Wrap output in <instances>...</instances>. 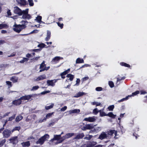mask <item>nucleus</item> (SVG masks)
Here are the masks:
<instances>
[{
    "mask_svg": "<svg viewBox=\"0 0 147 147\" xmlns=\"http://www.w3.org/2000/svg\"><path fill=\"white\" fill-rule=\"evenodd\" d=\"M21 22L23 24H15L14 25L13 27L14 28H13V30L14 31L19 33L22 30L26 27V24L28 23L27 21H22Z\"/></svg>",
    "mask_w": 147,
    "mask_h": 147,
    "instance_id": "nucleus-1",
    "label": "nucleus"
},
{
    "mask_svg": "<svg viewBox=\"0 0 147 147\" xmlns=\"http://www.w3.org/2000/svg\"><path fill=\"white\" fill-rule=\"evenodd\" d=\"M49 138V136L48 134H45L43 136L40 138L36 142L37 144H40V145L43 144L45 141L47 140Z\"/></svg>",
    "mask_w": 147,
    "mask_h": 147,
    "instance_id": "nucleus-2",
    "label": "nucleus"
},
{
    "mask_svg": "<svg viewBox=\"0 0 147 147\" xmlns=\"http://www.w3.org/2000/svg\"><path fill=\"white\" fill-rule=\"evenodd\" d=\"M50 68L49 67H46V65L45 64V61H43L40 65V69L39 71L40 72H41L45 70H47Z\"/></svg>",
    "mask_w": 147,
    "mask_h": 147,
    "instance_id": "nucleus-3",
    "label": "nucleus"
},
{
    "mask_svg": "<svg viewBox=\"0 0 147 147\" xmlns=\"http://www.w3.org/2000/svg\"><path fill=\"white\" fill-rule=\"evenodd\" d=\"M11 131L8 129H6L3 131V137L5 138H8L11 135Z\"/></svg>",
    "mask_w": 147,
    "mask_h": 147,
    "instance_id": "nucleus-4",
    "label": "nucleus"
},
{
    "mask_svg": "<svg viewBox=\"0 0 147 147\" xmlns=\"http://www.w3.org/2000/svg\"><path fill=\"white\" fill-rule=\"evenodd\" d=\"M94 127L92 124H86L85 126H83L82 128V129L83 131H85L87 129H93Z\"/></svg>",
    "mask_w": 147,
    "mask_h": 147,
    "instance_id": "nucleus-5",
    "label": "nucleus"
},
{
    "mask_svg": "<svg viewBox=\"0 0 147 147\" xmlns=\"http://www.w3.org/2000/svg\"><path fill=\"white\" fill-rule=\"evenodd\" d=\"M61 80V79H58L56 80H48L47 81V83L48 86H54L55 84L58 80Z\"/></svg>",
    "mask_w": 147,
    "mask_h": 147,
    "instance_id": "nucleus-6",
    "label": "nucleus"
},
{
    "mask_svg": "<svg viewBox=\"0 0 147 147\" xmlns=\"http://www.w3.org/2000/svg\"><path fill=\"white\" fill-rule=\"evenodd\" d=\"M10 143L13 144H16L18 142V137L17 136L12 137L9 139Z\"/></svg>",
    "mask_w": 147,
    "mask_h": 147,
    "instance_id": "nucleus-7",
    "label": "nucleus"
},
{
    "mask_svg": "<svg viewBox=\"0 0 147 147\" xmlns=\"http://www.w3.org/2000/svg\"><path fill=\"white\" fill-rule=\"evenodd\" d=\"M22 10L19 7L16 6L14 8L13 12L15 13L20 16L22 15Z\"/></svg>",
    "mask_w": 147,
    "mask_h": 147,
    "instance_id": "nucleus-8",
    "label": "nucleus"
},
{
    "mask_svg": "<svg viewBox=\"0 0 147 147\" xmlns=\"http://www.w3.org/2000/svg\"><path fill=\"white\" fill-rule=\"evenodd\" d=\"M22 99L21 97L18 99L15 100L13 101L12 104L15 105H19L21 104L22 103Z\"/></svg>",
    "mask_w": 147,
    "mask_h": 147,
    "instance_id": "nucleus-9",
    "label": "nucleus"
},
{
    "mask_svg": "<svg viewBox=\"0 0 147 147\" xmlns=\"http://www.w3.org/2000/svg\"><path fill=\"white\" fill-rule=\"evenodd\" d=\"M70 71V69H68L67 70H66L64 72L61 73L60 74V76H61V78L62 79H64L65 78V76L68 73H69Z\"/></svg>",
    "mask_w": 147,
    "mask_h": 147,
    "instance_id": "nucleus-10",
    "label": "nucleus"
},
{
    "mask_svg": "<svg viewBox=\"0 0 147 147\" xmlns=\"http://www.w3.org/2000/svg\"><path fill=\"white\" fill-rule=\"evenodd\" d=\"M108 137L107 134L104 132H102L99 135L98 139L102 140Z\"/></svg>",
    "mask_w": 147,
    "mask_h": 147,
    "instance_id": "nucleus-11",
    "label": "nucleus"
},
{
    "mask_svg": "<svg viewBox=\"0 0 147 147\" xmlns=\"http://www.w3.org/2000/svg\"><path fill=\"white\" fill-rule=\"evenodd\" d=\"M16 1L21 6H25L28 4L26 0H16Z\"/></svg>",
    "mask_w": 147,
    "mask_h": 147,
    "instance_id": "nucleus-12",
    "label": "nucleus"
},
{
    "mask_svg": "<svg viewBox=\"0 0 147 147\" xmlns=\"http://www.w3.org/2000/svg\"><path fill=\"white\" fill-rule=\"evenodd\" d=\"M32 96V95H25L21 97V99L22 100H29Z\"/></svg>",
    "mask_w": 147,
    "mask_h": 147,
    "instance_id": "nucleus-13",
    "label": "nucleus"
},
{
    "mask_svg": "<svg viewBox=\"0 0 147 147\" xmlns=\"http://www.w3.org/2000/svg\"><path fill=\"white\" fill-rule=\"evenodd\" d=\"M96 119L94 117H89L88 118H85L84 120L85 121H88L89 122H93L95 121Z\"/></svg>",
    "mask_w": 147,
    "mask_h": 147,
    "instance_id": "nucleus-14",
    "label": "nucleus"
},
{
    "mask_svg": "<svg viewBox=\"0 0 147 147\" xmlns=\"http://www.w3.org/2000/svg\"><path fill=\"white\" fill-rule=\"evenodd\" d=\"M97 144V142L95 141L89 142L87 144L86 146V147H93L95 146Z\"/></svg>",
    "mask_w": 147,
    "mask_h": 147,
    "instance_id": "nucleus-15",
    "label": "nucleus"
},
{
    "mask_svg": "<svg viewBox=\"0 0 147 147\" xmlns=\"http://www.w3.org/2000/svg\"><path fill=\"white\" fill-rule=\"evenodd\" d=\"M84 136V135L83 133L79 134H78L74 138V139L79 140L82 139Z\"/></svg>",
    "mask_w": 147,
    "mask_h": 147,
    "instance_id": "nucleus-16",
    "label": "nucleus"
},
{
    "mask_svg": "<svg viewBox=\"0 0 147 147\" xmlns=\"http://www.w3.org/2000/svg\"><path fill=\"white\" fill-rule=\"evenodd\" d=\"M53 114V112L48 113L44 118L41 120V122H43L46 121L47 119L50 117Z\"/></svg>",
    "mask_w": 147,
    "mask_h": 147,
    "instance_id": "nucleus-17",
    "label": "nucleus"
},
{
    "mask_svg": "<svg viewBox=\"0 0 147 147\" xmlns=\"http://www.w3.org/2000/svg\"><path fill=\"white\" fill-rule=\"evenodd\" d=\"M80 112V110L79 109H76L69 111V114H71L72 113H78Z\"/></svg>",
    "mask_w": 147,
    "mask_h": 147,
    "instance_id": "nucleus-18",
    "label": "nucleus"
},
{
    "mask_svg": "<svg viewBox=\"0 0 147 147\" xmlns=\"http://www.w3.org/2000/svg\"><path fill=\"white\" fill-rule=\"evenodd\" d=\"M46 78V76L45 75H41L39 76L36 79V81H39L41 80H43L45 79Z\"/></svg>",
    "mask_w": 147,
    "mask_h": 147,
    "instance_id": "nucleus-19",
    "label": "nucleus"
},
{
    "mask_svg": "<svg viewBox=\"0 0 147 147\" xmlns=\"http://www.w3.org/2000/svg\"><path fill=\"white\" fill-rule=\"evenodd\" d=\"M104 109H103L102 110H99V112L100 113V117H102L105 116H107V114L105 112L103 111Z\"/></svg>",
    "mask_w": 147,
    "mask_h": 147,
    "instance_id": "nucleus-20",
    "label": "nucleus"
},
{
    "mask_svg": "<svg viewBox=\"0 0 147 147\" xmlns=\"http://www.w3.org/2000/svg\"><path fill=\"white\" fill-rule=\"evenodd\" d=\"M60 59V57H56L53 59L52 61L55 63H56L59 62Z\"/></svg>",
    "mask_w": 147,
    "mask_h": 147,
    "instance_id": "nucleus-21",
    "label": "nucleus"
},
{
    "mask_svg": "<svg viewBox=\"0 0 147 147\" xmlns=\"http://www.w3.org/2000/svg\"><path fill=\"white\" fill-rule=\"evenodd\" d=\"M107 116H108L112 119H115L116 117V115H114L112 112H110L107 114Z\"/></svg>",
    "mask_w": 147,
    "mask_h": 147,
    "instance_id": "nucleus-22",
    "label": "nucleus"
},
{
    "mask_svg": "<svg viewBox=\"0 0 147 147\" xmlns=\"http://www.w3.org/2000/svg\"><path fill=\"white\" fill-rule=\"evenodd\" d=\"M86 93L83 92H79L76 95L74 96L76 98H78L83 95H85Z\"/></svg>",
    "mask_w": 147,
    "mask_h": 147,
    "instance_id": "nucleus-23",
    "label": "nucleus"
},
{
    "mask_svg": "<svg viewBox=\"0 0 147 147\" xmlns=\"http://www.w3.org/2000/svg\"><path fill=\"white\" fill-rule=\"evenodd\" d=\"M21 144L23 147H28L30 145L29 141H27L25 142H23L21 143Z\"/></svg>",
    "mask_w": 147,
    "mask_h": 147,
    "instance_id": "nucleus-24",
    "label": "nucleus"
},
{
    "mask_svg": "<svg viewBox=\"0 0 147 147\" xmlns=\"http://www.w3.org/2000/svg\"><path fill=\"white\" fill-rule=\"evenodd\" d=\"M76 63H84V61L82 59L78 58L76 60Z\"/></svg>",
    "mask_w": 147,
    "mask_h": 147,
    "instance_id": "nucleus-25",
    "label": "nucleus"
},
{
    "mask_svg": "<svg viewBox=\"0 0 147 147\" xmlns=\"http://www.w3.org/2000/svg\"><path fill=\"white\" fill-rule=\"evenodd\" d=\"M10 80L13 83H16L18 82V78L16 76H13L11 78Z\"/></svg>",
    "mask_w": 147,
    "mask_h": 147,
    "instance_id": "nucleus-26",
    "label": "nucleus"
},
{
    "mask_svg": "<svg viewBox=\"0 0 147 147\" xmlns=\"http://www.w3.org/2000/svg\"><path fill=\"white\" fill-rule=\"evenodd\" d=\"M120 65L122 66H125L128 68H129L130 67V65L124 62H121L120 63Z\"/></svg>",
    "mask_w": 147,
    "mask_h": 147,
    "instance_id": "nucleus-27",
    "label": "nucleus"
},
{
    "mask_svg": "<svg viewBox=\"0 0 147 147\" xmlns=\"http://www.w3.org/2000/svg\"><path fill=\"white\" fill-rule=\"evenodd\" d=\"M8 27V25L6 24H0V29L7 28Z\"/></svg>",
    "mask_w": 147,
    "mask_h": 147,
    "instance_id": "nucleus-28",
    "label": "nucleus"
},
{
    "mask_svg": "<svg viewBox=\"0 0 147 147\" xmlns=\"http://www.w3.org/2000/svg\"><path fill=\"white\" fill-rule=\"evenodd\" d=\"M74 135V133H67L65 135V137H66V138H69Z\"/></svg>",
    "mask_w": 147,
    "mask_h": 147,
    "instance_id": "nucleus-29",
    "label": "nucleus"
},
{
    "mask_svg": "<svg viewBox=\"0 0 147 147\" xmlns=\"http://www.w3.org/2000/svg\"><path fill=\"white\" fill-rule=\"evenodd\" d=\"M23 118V117L22 115H19L17 116L16 119V121L17 122H19Z\"/></svg>",
    "mask_w": 147,
    "mask_h": 147,
    "instance_id": "nucleus-30",
    "label": "nucleus"
},
{
    "mask_svg": "<svg viewBox=\"0 0 147 147\" xmlns=\"http://www.w3.org/2000/svg\"><path fill=\"white\" fill-rule=\"evenodd\" d=\"M61 134L59 135H55L54 136V138L55 140H59V141L60 140L61 138Z\"/></svg>",
    "mask_w": 147,
    "mask_h": 147,
    "instance_id": "nucleus-31",
    "label": "nucleus"
},
{
    "mask_svg": "<svg viewBox=\"0 0 147 147\" xmlns=\"http://www.w3.org/2000/svg\"><path fill=\"white\" fill-rule=\"evenodd\" d=\"M22 18L24 19H30L31 18V16L30 14H28L24 16H22Z\"/></svg>",
    "mask_w": 147,
    "mask_h": 147,
    "instance_id": "nucleus-32",
    "label": "nucleus"
},
{
    "mask_svg": "<svg viewBox=\"0 0 147 147\" xmlns=\"http://www.w3.org/2000/svg\"><path fill=\"white\" fill-rule=\"evenodd\" d=\"M91 104L92 105H96V106H102V105L100 102H93L91 103Z\"/></svg>",
    "mask_w": 147,
    "mask_h": 147,
    "instance_id": "nucleus-33",
    "label": "nucleus"
},
{
    "mask_svg": "<svg viewBox=\"0 0 147 147\" xmlns=\"http://www.w3.org/2000/svg\"><path fill=\"white\" fill-rule=\"evenodd\" d=\"M66 139H67V138H66V137H65V135L64 136H63L62 137H61L60 140H59V142H57V144L62 142L64 140Z\"/></svg>",
    "mask_w": 147,
    "mask_h": 147,
    "instance_id": "nucleus-34",
    "label": "nucleus"
},
{
    "mask_svg": "<svg viewBox=\"0 0 147 147\" xmlns=\"http://www.w3.org/2000/svg\"><path fill=\"white\" fill-rule=\"evenodd\" d=\"M29 60V59L25 57H23V59L20 61V62L21 63H24L25 62H27Z\"/></svg>",
    "mask_w": 147,
    "mask_h": 147,
    "instance_id": "nucleus-35",
    "label": "nucleus"
},
{
    "mask_svg": "<svg viewBox=\"0 0 147 147\" xmlns=\"http://www.w3.org/2000/svg\"><path fill=\"white\" fill-rule=\"evenodd\" d=\"M45 46H46V45H45L44 43H41L38 44L37 46V47H38L40 48V49H42V48H43L44 47H45Z\"/></svg>",
    "mask_w": 147,
    "mask_h": 147,
    "instance_id": "nucleus-36",
    "label": "nucleus"
},
{
    "mask_svg": "<svg viewBox=\"0 0 147 147\" xmlns=\"http://www.w3.org/2000/svg\"><path fill=\"white\" fill-rule=\"evenodd\" d=\"M115 131V130H110L109 131H107V134L111 136L113 135V134H114Z\"/></svg>",
    "mask_w": 147,
    "mask_h": 147,
    "instance_id": "nucleus-37",
    "label": "nucleus"
},
{
    "mask_svg": "<svg viewBox=\"0 0 147 147\" xmlns=\"http://www.w3.org/2000/svg\"><path fill=\"white\" fill-rule=\"evenodd\" d=\"M28 9H26L25 10L22 11V15H23L22 16L28 14Z\"/></svg>",
    "mask_w": 147,
    "mask_h": 147,
    "instance_id": "nucleus-38",
    "label": "nucleus"
},
{
    "mask_svg": "<svg viewBox=\"0 0 147 147\" xmlns=\"http://www.w3.org/2000/svg\"><path fill=\"white\" fill-rule=\"evenodd\" d=\"M6 141V140L5 139H4L1 140L0 142V147H1L3 146L5 143Z\"/></svg>",
    "mask_w": 147,
    "mask_h": 147,
    "instance_id": "nucleus-39",
    "label": "nucleus"
},
{
    "mask_svg": "<svg viewBox=\"0 0 147 147\" xmlns=\"http://www.w3.org/2000/svg\"><path fill=\"white\" fill-rule=\"evenodd\" d=\"M93 137L92 135H87V136L84 137V139L88 140H90Z\"/></svg>",
    "mask_w": 147,
    "mask_h": 147,
    "instance_id": "nucleus-40",
    "label": "nucleus"
},
{
    "mask_svg": "<svg viewBox=\"0 0 147 147\" xmlns=\"http://www.w3.org/2000/svg\"><path fill=\"white\" fill-rule=\"evenodd\" d=\"M42 17L40 16H38L36 18V20L37 22L38 23H40L41 21Z\"/></svg>",
    "mask_w": 147,
    "mask_h": 147,
    "instance_id": "nucleus-41",
    "label": "nucleus"
},
{
    "mask_svg": "<svg viewBox=\"0 0 147 147\" xmlns=\"http://www.w3.org/2000/svg\"><path fill=\"white\" fill-rule=\"evenodd\" d=\"M54 106V104H52L51 105L46 106L45 107V109L47 110H48L49 109L52 108Z\"/></svg>",
    "mask_w": 147,
    "mask_h": 147,
    "instance_id": "nucleus-42",
    "label": "nucleus"
},
{
    "mask_svg": "<svg viewBox=\"0 0 147 147\" xmlns=\"http://www.w3.org/2000/svg\"><path fill=\"white\" fill-rule=\"evenodd\" d=\"M109 84L110 87L111 88H113L114 86L113 82L112 81L109 82Z\"/></svg>",
    "mask_w": 147,
    "mask_h": 147,
    "instance_id": "nucleus-43",
    "label": "nucleus"
},
{
    "mask_svg": "<svg viewBox=\"0 0 147 147\" xmlns=\"http://www.w3.org/2000/svg\"><path fill=\"white\" fill-rule=\"evenodd\" d=\"M129 96H127L126 97H125V98H123L122 99H121L120 100H118V102H123V101H124V100H127V99H128V97Z\"/></svg>",
    "mask_w": 147,
    "mask_h": 147,
    "instance_id": "nucleus-44",
    "label": "nucleus"
},
{
    "mask_svg": "<svg viewBox=\"0 0 147 147\" xmlns=\"http://www.w3.org/2000/svg\"><path fill=\"white\" fill-rule=\"evenodd\" d=\"M41 50V49H33L30 50V51L31 52H37L39 51H40Z\"/></svg>",
    "mask_w": 147,
    "mask_h": 147,
    "instance_id": "nucleus-45",
    "label": "nucleus"
},
{
    "mask_svg": "<svg viewBox=\"0 0 147 147\" xmlns=\"http://www.w3.org/2000/svg\"><path fill=\"white\" fill-rule=\"evenodd\" d=\"M114 108V106L113 105H112L109 106L108 107V109L110 111H113Z\"/></svg>",
    "mask_w": 147,
    "mask_h": 147,
    "instance_id": "nucleus-46",
    "label": "nucleus"
},
{
    "mask_svg": "<svg viewBox=\"0 0 147 147\" xmlns=\"http://www.w3.org/2000/svg\"><path fill=\"white\" fill-rule=\"evenodd\" d=\"M39 88V87L38 86H34L33 87L31 90V91L36 90H37Z\"/></svg>",
    "mask_w": 147,
    "mask_h": 147,
    "instance_id": "nucleus-47",
    "label": "nucleus"
},
{
    "mask_svg": "<svg viewBox=\"0 0 147 147\" xmlns=\"http://www.w3.org/2000/svg\"><path fill=\"white\" fill-rule=\"evenodd\" d=\"M58 26L61 29H62L63 28V23H60L59 22H57Z\"/></svg>",
    "mask_w": 147,
    "mask_h": 147,
    "instance_id": "nucleus-48",
    "label": "nucleus"
},
{
    "mask_svg": "<svg viewBox=\"0 0 147 147\" xmlns=\"http://www.w3.org/2000/svg\"><path fill=\"white\" fill-rule=\"evenodd\" d=\"M125 77L124 76L122 78H117V82H120L122 80H124Z\"/></svg>",
    "mask_w": 147,
    "mask_h": 147,
    "instance_id": "nucleus-49",
    "label": "nucleus"
},
{
    "mask_svg": "<svg viewBox=\"0 0 147 147\" xmlns=\"http://www.w3.org/2000/svg\"><path fill=\"white\" fill-rule=\"evenodd\" d=\"M15 117V114L13 115L12 116L9 117L8 119V121H11L14 119Z\"/></svg>",
    "mask_w": 147,
    "mask_h": 147,
    "instance_id": "nucleus-50",
    "label": "nucleus"
},
{
    "mask_svg": "<svg viewBox=\"0 0 147 147\" xmlns=\"http://www.w3.org/2000/svg\"><path fill=\"white\" fill-rule=\"evenodd\" d=\"M28 1L30 6H32L34 5V4L32 0H28Z\"/></svg>",
    "mask_w": 147,
    "mask_h": 147,
    "instance_id": "nucleus-51",
    "label": "nucleus"
},
{
    "mask_svg": "<svg viewBox=\"0 0 147 147\" xmlns=\"http://www.w3.org/2000/svg\"><path fill=\"white\" fill-rule=\"evenodd\" d=\"M57 121V120H53V121H52L51 123L49 124V125L50 126L51 125H54L55 123H56Z\"/></svg>",
    "mask_w": 147,
    "mask_h": 147,
    "instance_id": "nucleus-52",
    "label": "nucleus"
},
{
    "mask_svg": "<svg viewBox=\"0 0 147 147\" xmlns=\"http://www.w3.org/2000/svg\"><path fill=\"white\" fill-rule=\"evenodd\" d=\"M103 88L101 87H98L96 88L95 90L97 91H100L102 90Z\"/></svg>",
    "mask_w": 147,
    "mask_h": 147,
    "instance_id": "nucleus-53",
    "label": "nucleus"
},
{
    "mask_svg": "<svg viewBox=\"0 0 147 147\" xmlns=\"http://www.w3.org/2000/svg\"><path fill=\"white\" fill-rule=\"evenodd\" d=\"M99 112V111L98 110L97 108L94 109L93 110V113L95 115H96Z\"/></svg>",
    "mask_w": 147,
    "mask_h": 147,
    "instance_id": "nucleus-54",
    "label": "nucleus"
},
{
    "mask_svg": "<svg viewBox=\"0 0 147 147\" xmlns=\"http://www.w3.org/2000/svg\"><path fill=\"white\" fill-rule=\"evenodd\" d=\"M140 93V91L138 90L136 91L135 92H133L132 94V96H135L138 94H139Z\"/></svg>",
    "mask_w": 147,
    "mask_h": 147,
    "instance_id": "nucleus-55",
    "label": "nucleus"
},
{
    "mask_svg": "<svg viewBox=\"0 0 147 147\" xmlns=\"http://www.w3.org/2000/svg\"><path fill=\"white\" fill-rule=\"evenodd\" d=\"M88 66V65L87 64H85L83 65H82V66H81L77 70H79L80 69L83 68L84 67H86Z\"/></svg>",
    "mask_w": 147,
    "mask_h": 147,
    "instance_id": "nucleus-56",
    "label": "nucleus"
},
{
    "mask_svg": "<svg viewBox=\"0 0 147 147\" xmlns=\"http://www.w3.org/2000/svg\"><path fill=\"white\" fill-rule=\"evenodd\" d=\"M6 82V84L9 86L10 87L12 86V83L11 82L9 81H7Z\"/></svg>",
    "mask_w": 147,
    "mask_h": 147,
    "instance_id": "nucleus-57",
    "label": "nucleus"
},
{
    "mask_svg": "<svg viewBox=\"0 0 147 147\" xmlns=\"http://www.w3.org/2000/svg\"><path fill=\"white\" fill-rule=\"evenodd\" d=\"M40 58V57H35L32 59V61H37L39 59V58Z\"/></svg>",
    "mask_w": 147,
    "mask_h": 147,
    "instance_id": "nucleus-58",
    "label": "nucleus"
},
{
    "mask_svg": "<svg viewBox=\"0 0 147 147\" xmlns=\"http://www.w3.org/2000/svg\"><path fill=\"white\" fill-rule=\"evenodd\" d=\"M89 78L88 77H84L82 78V82H83L88 80Z\"/></svg>",
    "mask_w": 147,
    "mask_h": 147,
    "instance_id": "nucleus-59",
    "label": "nucleus"
},
{
    "mask_svg": "<svg viewBox=\"0 0 147 147\" xmlns=\"http://www.w3.org/2000/svg\"><path fill=\"white\" fill-rule=\"evenodd\" d=\"M80 80L79 78H77L76 80V85H77V86H78L80 84Z\"/></svg>",
    "mask_w": 147,
    "mask_h": 147,
    "instance_id": "nucleus-60",
    "label": "nucleus"
},
{
    "mask_svg": "<svg viewBox=\"0 0 147 147\" xmlns=\"http://www.w3.org/2000/svg\"><path fill=\"white\" fill-rule=\"evenodd\" d=\"M69 78V80L71 81H72L74 78V76L71 74Z\"/></svg>",
    "mask_w": 147,
    "mask_h": 147,
    "instance_id": "nucleus-61",
    "label": "nucleus"
},
{
    "mask_svg": "<svg viewBox=\"0 0 147 147\" xmlns=\"http://www.w3.org/2000/svg\"><path fill=\"white\" fill-rule=\"evenodd\" d=\"M67 107L65 106L61 109V111H65L67 109Z\"/></svg>",
    "mask_w": 147,
    "mask_h": 147,
    "instance_id": "nucleus-62",
    "label": "nucleus"
},
{
    "mask_svg": "<svg viewBox=\"0 0 147 147\" xmlns=\"http://www.w3.org/2000/svg\"><path fill=\"white\" fill-rule=\"evenodd\" d=\"M50 92V91L49 90L41 92V94H45L47 93H49Z\"/></svg>",
    "mask_w": 147,
    "mask_h": 147,
    "instance_id": "nucleus-63",
    "label": "nucleus"
},
{
    "mask_svg": "<svg viewBox=\"0 0 147 147\" xmlns=\"http://www.w3.org/2000/svg\"><path fill=\"white\" fill-rule=\"evenodd\" d=\"M141 94H144L146 93H147V92L145 91L142 90L140 91Z\"/></svg>",
    "mask_w": 147,
    "mask_h": 147,
    "instance_id": "nucleus-64",
    "label": "nucleus"
}]
</instances>
